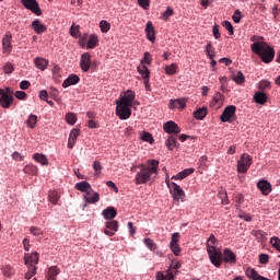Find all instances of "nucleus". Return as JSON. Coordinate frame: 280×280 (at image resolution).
<instances>
[{"instance_id":"2f4dec72","label":"nucleus","mask_w":280,"mask_h":280,"mask_svg":"<svg viewBox=\"0 0 280 280\" xmlns=\"http://www.w3.org/2000/svg\"><path fill=\"white\" fill-rule=\"evenodd\" d=\"M232 80L236 84H244V82H246V78L244 77V73L242 71L234 72L232 74Z\"/></svg>"},{"instance_id":"37998d69","label":"nucleus","mask_w":280,"mask_h":280,"mask_svg":"<svg viewBox=\"0 0 280 280\" xmlns=\"http://www.w3.org/2000/svg\"><path fill=\"white\" fill-rule=\"evenodd\" d=\"M66 121L70 126H74L75 122L78 121V116H75L74 113H68V114H66Z\"/></svg>"},{"instance_id":"09e8293b","label":"nucleus","mask_w":280,"mask_h":280,"mask_svg":"<svg viewBox=\"0 0 280 280\" xmlns=\"http://www.w3.org/2000/svg\"><path fill=\"white\" fill-rule=\"evenodd\" d=\"M140 139H142V141H147V143H152V141H154V139L152 138V135L148 131H143L141 133Z\"/></svg>"},{"instance_id":"a18cd8bd","label":"nucleus","mask_w":280,"mask_h":280,"mask_svg":"<svg viewBox=\"0 0 280 280\" xmlns=\"http://www.w3.org/2000/svg\"><path fill=\"white\" fill-rule=\"evenodd\" d=\"M27 268H28V271L25 273L24 277L25 279L30 280L32 279V277H34V275H36L37 268L34 265H28Z\"/></svg>"},{"instance_id":"864d4df0","label":"nucleus","mask_w":280,"mask_h":280,"mask_svg":"<svg viewBox=\"0 0 280 280\" xmlns=\"http://www.w3.org/2000/svg\"><path fill=\"white\" fill-rule=\"evenodd\" d=\"M93 170H94V172H95V176H97L98 174H101V173H102V170H103L102 163H100V161H94V163H93Z\"/></svg>"},{"instance_id":"473e14b6","label":"nucleus","mask_w":280,"mask_h":280,"mask_svg":"<svg viewBox=\"0 0 280 280\" xmlns=\"http://www.w3.org/2000/svg\"><path fill=\"white\" fill-rule=\"evenodd\" d=\"M33 159L36 161V163H40V165H49V160H47L45 154L35 153L33 154Z\"/></svg>"},{"instance_id":"ddd939ff","label":"nucleus","mask_w":280,"mask_h":280,"mask_svg":"<svg viewBox=\"0 0 280 280\" xmlns=\"http://www.w3.org/2000/svg\"><path fill=\"white\" fill-rule=\"evenodd\" d=\"M117 231H119V222H117L116 220L105 222V235H108V237H113V235H115Z\"/></svg>"},{"instance_id":"39448f33","label":"nucleus","mask_w":280,"mask_h":280,"mask_svg":"<svg viewBox=\"0 0 280 280\" xmlns=\"http://www.w3.org/2000/svg\"><path fill=\"white\" fill-rule=\"evenodd\" d=\"M74 188L78 191H82V194H85L83 196L85 202L89 205H95L96 202H100V194L93 192V197L91 196V191H93V187H91V184L86 180H82L75 184Z\"/></svg>"},{"instance_id":"9b49d317","label":"nucleus","mask_w":280,"mask_h":280,"mask_svg":"<svg viewBox=\"0 0 280 280\" xmlns=\"http://www.w3.org/2000/svg\"><path fill=\"white\" fill-rule=\"evenodd\" d=\"M80 67L83 73L89 72L90 69H93V63L91 62V54L84 52L81 55Z\"/></svg>"},{"instance_id":"de8ad7c7","label":"nucleus","mask_w":280,"mask_h":280,"mask_svg":"<svg viewBox=\"0 0 280 280\" xmlns=\"http://www.w3.org/2000/svg\"><path fill=\"white\" fill-rule=\"evenodd\" d=\"M173 15H174V9L167 8L166 11H164L162 13L161 19H162V21H167L170 19V16H173Z\"/></svg>"},{"instance_id":"f03ea898","label":"nucleus","mask_w":280,"mask_h":280,"mask_svg":"<svg viewBox=\"0 0 280 280\" xmlns=\"http://www.w3.org/2000/svg\"><path fill=\"white\" fill-rule=\"evenodd\" d=\"M159 160H148L147 164H140V171L135 177L136 185H145V183H150L152 178H156V176H159Z\"/></svg>"},{"instance_id":"4468645a","label":"nucleus","mask_w":280,"mask_h":280,"mask_svg":"<svg viewBox=\"0 0 280 280\" xmlns=\"http://www.w3.org/2000/svg\"><path fill=\"white\" fill-rule=\"evenodd\" d=\"M222 259L225 264H236L237 262V256L235 255V253H233V250H231V248H225L223 250V255L221 254V260Z\"/></svg>"},{"instance_id":"69168bd1","label":"nucleus","mask_w":280,"mask_h":280,"mask_svg":"<svg viewBox=\"0 0 280 280\" xmlns=\"http://www.w3.org/2000/svg\"><path fill=\"white\" fill-rule=\"evenodd\" d=\"M268 259H270V257L267 254H260L259 255V262L260 264H267Z\"/></svg>"},{"instance_id":"4d7b16f0","label":"nucleus","mask_w":280,"mask_h":280,"mask_svg":"<svg viewBox=\"0 0 280 280\" xmlns=\"http://www.w3.org/2000/svg\"><path fill=\"white\" fill-rule=\"evenodd\" d=\"M234 23H240L242 21V11L235 10L234 14L232 15Z\"/></svg>"},{"instance_id":"4be33fe9","label":"nucleus","mask_w":280,"mask_h":280,"mask_svg":"<svg viewBox=\"0 0 280 280\" xmlns=\"http://www.w3.org/2000/svg\"><path fill=\"white\" fill-rule=\"evenodd\" d=\"M78 137H80V129H72L68 139V148L70 150H73V145H75Z\"/></svg>"},{"instance_id":"338daca9","label":"nucleus","mask_w":280,"mask_h":280,"mask_svg":"<svg viewBox=\"0 0 280 280\" xmlns=\"http://www.w3.org/2000/svg\"><path fill=\"white\" fill-rule=\"evenodd\" d=\"M28 86H31V83L27 80H24L20 83V89H22V91H27Z\"/></svg>"},{"instance_id":"dca6fc26","label":"nucleus","mask_w":280,"mask_h":280,"mask_svg":"<svg viewBox=\"0 0 280 280\" xmlns=\"http://www.w3.org/2000/svg\"><path fill=\"white\" fill-rule=\"evenodd\" d=\"M223 102H224V94L217 92L212 101L210 102V107L214 109L222 108Z\"/></svg>"},{"instance_id":"a211bd4d","label":"nucleus","mask_w":280,"mask_h":280,"mask_svg":"<svg viewBox=\"0 0 280 280\" xmlns=\"http://www.w3.org/2000/svg\"><path fill=\"white\" fill-rule=\"evenodd\" d=\"M3 54H12V34H5L2 38Z\"/></svg>"},{"instance_id":"79ce46f5","label":"nucleus","mask_w":280,"mask_h":280,"mask_svg":"<svg viewBox=\"0 0 280 280\" xmlns=\"http://www.w3.org/2000/svg\"><path fill=\"white\" fill-rule=\"evenodd\" d=\"M178 71V65L177 63H171L170 66L165 67V73L166 75H174Z\"/></svg>"},{"instance_id":"c756f323","label":"nucleus","mask_w":280,"mask_h":280,"mask_svg":"<svg viewBox=\"0 0 280 280\" xmlns=\"http://www.w3.org/2000/svg\"><path fill=\"white\" fill-rule=\"evenodd\" d=\"M254 101L256 102V104H260L261 106H264V104L268 102V95H266V93L264 92H256L254 95Z\"/></svg>"},{"instance_id":"f3484780","label":"nucleus","mask_w":280,"mask_h":280,"mask_svg":"<svg viewBox=\"0 0 280 280\" xmlns=\"http://www.w3.org/2000/svg\"><path fill=\"white\" fill-rule=\"evenodd\" d=\"M38 259H39V255L37 252L24 255L25 266H36V264H38Z\"/></svg>"},{"instance_id":"13d9d810","label":"nucleus","mask_w":280,"mask_h":280,"mask_svg":"<svg viewBox=\"0 0 280 280\" xmlns=\"http://www.w3.org/2000/svg\"><path fill=\"white\" fill-rule=\"evenodd\" d=\"M11 156H12L13 161H24L25 160V155L21 154L19 151L13 152Z\"/></svg>"},{"instance_id":"e2e57ef3","label":"nucleus","mask_w":280,"mask_h":280,"mask_svg":"<svg viewBox=\"0 0 280 280\" xmlns=\"http://www.w3.org/2000/svg\"><path fill=\"white\" fill-rule=\"evenodd\" d=\"M138 3L140 8H143V10H148V8H150V0H138Z\"/></svg>"},{"instance_id":"0eeeda50","label":"nucleus","mask_w":280,"mask_h":280,"mask_svg":"<svg viewBox=\"0 0 280 280\" xmlns=\"http://www.w3.org/2000/svg\"><path fill=\"white\" fill-rule=\"evenodd\" d=\"M250 165H253V158L248 153H243L237 161L238 174H246L250 170Z\"/></svg>"},{"instance_id":"052dcab7","label":"nucleus","mask_w":280,"mask_h":280,"mask_svg":"<svg viewBox=\"0 0 280 280\" xmlns=\"http://www.w3.org/2000/svg\"><path fill=\"white\" fill-rule=\"evenodd\" d=\"M260 91H266V89H270V81L262 80L259 82Z\"/></svg>"},{"instance_id":"cd10ccee","label":"nucleus","mask_w":280,"mask_h":280,"mask_svg":"<svg viewBox=\"0 0 280 280\" xmlns=\"http://www.w3.org/2000/svg\"><path fill=\"white\" fill-rule=\"evenodd\" d=\"M252 235L254 237H256V240L260 243L264 244V242H266L268 238L266 237V235H268L266 232L261 231V230H253L252 231Z\"/></svg>"},{"instance_id":"f8f14e48","label":"nucleus","mask_w":280,"mask_h":280,"mask_svg":"<svg viewBox=\"0 0 280 280\" xmlns=\"http://www.w3.org/2000/svg\"><path fill=\"white\" fill-rule=\"evenodd\" d=\"M13 102H14V96L5 93V90L0 88V105L2 106V108H10Z\"/></svg>"},{"instance_id":"20e7f679","label":"nucleus","mask_w":280,"mask_h":280,"mask_svg":"<svg viewBox=\"0 0 280 280\" xmlns=\"http://www.w3.org/2000/svg\"><path fill=\"white\" fill-rule=\"evenodd\" d=\"M250 49L254 54L259 56V58L265 62V65H270L275 60V48L270 47L268 44L259 48V45H250Z\"/></svg>"},{"instance_id":"774afa93","label":"nucleus","mask_w":280,"mask_h":280,"mask_svg":"<svg viewBox=\"0 0 280 280\" xmlns=\"http://www.w3.org/2000/svg\"><path fill=\"white\" fill-rule=\"evenodd\" d=\"M144 62L147 65H152V55H150V52H144Z\"/></svg>"},{"instance_id":"58836bf2","label":"nucleus","mask_w":280,"mask_h":280,"mask_svg":"<svg viewBox=\"0 0 280 280\" xmlns=\"http://www.w3.org/2000/svg\"><path fill=\"white\" fill-rule=\"evenodd\" d=\"M195 119H205L207 117V107H201L194 112Z\"/></svg>"},{"instance_id":"e433bc0d","label":"nucleus","mask_w":280,"mask_h":280,"mask_svg":"<svg viewBox=\"0 0 280 280\" xmlns=\"http://www.w3.org/2000/svg\"><path fill=\"white\" fill-rule=\"evenodd\" d=\"M36 124H38V116L31 114L26 119V126H28V128H36Z\"/></svg>"},{"instance_id":"5fc2aeb1","label":"nucleus","mask_w":280,"mask_h":280,"mask_svg":"<svg viewBox=\"0 0 280 280\" xmlns=\"http://www.w3.org/2000/svg\"><path fill=\"white\" fill-rule=\"evenodd\" d=\"M223 27H225V30L229 32L230 36H233L234 31H233V24H231V22L229 21H224L222 23Z\"/></svg>"},{"instance_id":"2eb2a0df","label":"nucleus","mask_w":280,"mask_h":280,"mask_svg":"<svg viewBox=\"0 0 280 280\" xmlns=\"http://www.w3.org/2000/svg\"><path fill=\"white\" fill-rule=\"evenodd\" d=\"M163 130L167 132V135H180V127L172 120L164 124Z\"/></svg>"},{"instance_id":"bb28decb","label":"nucleus","mask_w":280,"mask_h":280,"mask_svg":"<svg viewBox=\"0 0 280 280\" xmlns=\"http://www.w3.org/2000/svg\"><path fill=\"white\" fill-rule=\"evenodd\" d=\"M102 215L105 220H115V218H117V210L113 207H108L107 209L103 210Z\"/></svg>"},{"instance_id":"bf43d9fd","label":"nucleus","mask_w":280,"mask_h":280,"mask_svg":"<svg viewBox=\"0 0 280 280\" xmlns=\"http://www.w3.org/2000/svg\"><path fill=\"white\" fill-rule=\"evenodd\" d=\"M180 242V233L175 232L172 234L171 243L170 244H178Z\"/></svg>"},{"instance_id":"0e129e2a","label":"nucleus","mask_w":280,"mask_h":280,"mask_svg":"<svg viewBox=\"0 0 280 280\" xmlns=\"http://www.w3.org/2000/svg\"><path fill=\"white\" fill-rule=\"evenodd\" d=\"M15 97H16V100H26L27 93H25L24 91H16Z\"/></svg>"},{"instance_id":"f257e3e1","label":"nucleus","mask_w":280,"mask_h":280,"mask_svg":"<svg viewBox=\"0 0 280 280\" xmlns=\"http://www.w3.org/2000/svg\"><path fill=\"white\" fill-rule=\"evenodd\" d=\"M136 97L137 94L135 91L127 90L124 92V94L120 95L119 100H116V115L119 117V119H130L132 115V109H130V107L132 106Z\"/></svg>"},{"instance_id":"680f3d73","label":"nucleus","mask_w":280,"mask_h":280,"mask_svg":"<svg viewBox=\"0 0 280 280\" xmlns=\"http://www.w3.org/2000/svg\"><path fill=\"white\" fill-rule=\"evenodd\" d=\"M30 231L32 235H35V236L43 235V230H40V228L31 226Z\"/></svg>"},{"instance_id":"a19ab883","label":"nucleus","mask_w":280,"mask_h":280,"mask_svg":"<svg viewBox=\"0 0 280 280\" xmlns=\"http://www.w3.org/2000/svg\"><path fill=\"white\" fill-rule=\"evenodd\" d=\"M250 42L253 43L252 45H258L259 48L267 44L266 42H264V37L257 35H253L250 37Z\"/></svg>"},{"instance_id":"c9c22d12","label":"nucleus","mask_w":280,"mask_h":280,"mask_svg":"<svg viewBox=\"0 0 280 280\" xmlns=\"http://www.w3.org/2000/svg\"><path fill=\"white\" fill-rule=\"evenodd\" d=\"M48 200L49 202H51L52 205H58V200H60V195L58 194V191L56 190H50L48 192Z\"/></svg>"},{"instance_id":"412c9836","label":"nucleus","mask_w":280,"mask_h":280,"mask_svg":"<svg viewBox=\"0 0 280 280\" xmlns=\"http://www.w3.org/2000/svg\"><path fill=\"white\" fill-rule=\"evenodd\" d=\"M187 106V100L186 98H176L171 100L168 104V108H185Z\"/></svg>"},{"instance_id":"1a4fd4ad","label":"nucleus","mask_w":280,"mask_h":280,"mask_svg":"<svg viewBox=\"0 0 280 280\" xmlns=\"http://www.w3.org/2000/svg\"><path fill=\"white\" fill-rule=\"evenodd\" d=\"M22 5L26 10H30L35 14L36 16H42L43 15V10H40V5L38 4V1L36 0H21Z\"/></svg>"},{"instance_id":"8fccbe9b","label":"nucleus","mask_w":280,"mask_h":280,"mask_svg":"<svg viewBox=\"0 0 280 280\" xmlns=\"http://www.w3.org/2000/svg\"><path fill=\"white\" fill-rule=\"evenodd\" d=\"M2 275L4 277H12V275H14V269L10 266H4L2 267Z\"/></svg>"},{"instance_id":"6e6552de","label":"nucleus","mask_w":280,"mask_h":280,"mask_svg":"<svg viewBox=\"0 0 280 280\" xmlns=\"http://www.w3.org/2000/svg\"><path fill=\"white\" fill-rule=\"evenodd\" d=\"M237 110V107L235 105H229L224 108L222 115L220 116V119L223 124H231V121H235V112Z\"/></svg>"},{"instance_id":"c03bdc74","label":"nucleus","mask_w":280,"mask_h":280,"mask_svg":"<svg viewBox=\"0 0 280 280\" xmlns=\"http://www.w3.org/2000/svg\"><path fill=\"white\" fill-rule=\"evenodd\" d=\"M100 27H101V32H103V34H107V32H110V23H108V21H106V20H102L100 22Z\"/></svg>"},{"instance_id":"b1692460","label":"nucleus","mask_w":280,"mask_h":280,"mask_svg":"<svg viewBox=\"0 0 280 280\" xmlns=\"http://www.w3.org/2000/svg\"><path fill=\"white\" fill-rule=\"evenodd\" d=\"M196 172V168H185L184 171L179 172L177 175L173 176V180H184L187 176H191Z\"/></svg>"},{"instance_id":"72a5a7b5","label":"nucleus","mask_w":280,"mask_h":280,"mask_svg":"<svg viewBox=\"0 0 280 280\" xmlns=\"http://www.w3.org/2000/svg\"><path fill=\"white\" fill-rule=\"evenodd\" d=\"M23 172L24 174H28V176H36L38 174V167L34 164H27Z\"/></svg>"},{"instance_id":"ea45409f","label":"nucleus","mask_w":280,"mask_h":280,"mask_svg":"<svg viewBox=\"0 0 280 280\" xmlns=\"http://www.w3.org/2000/svg\"><path fill=\"white\" fill-rule=\"evenodd\" d=\"M165 145L168 150H174L176 148V136H168Z\"/></svg>"},{"instance_id":"9d476101","label":"nucleus","mask_w":280,"mask_h":280,"mask_svg":"<svg viewBox=\"0 0 280 280\" xmlns=\"http://www.w3.org/2000/svg\"><path fill=\"white\" fill-rule=\"evenodd\" d=\"M167 185H168L170 189H172L174 200H176L177 202H179V200H182V202H184L185 201V190H183V188H180V186H178L174 182H172V183L167 182Z\"/></svg>"},{"instance_id":"f704fd0d","label":"nucleus","mask_w":280,"mask_h":280,"mask_svg":"<svg viewBox=\"0 0 280 280\" xmlns=\"http://www.w3.org/2000/svg\"><path fill=\"white\" fill-rule=\"evenodd\" d=\"M100 43V39L97 38V35H90L86 47L88 49H95Z\"/></svg>"},{"instance_id":"c85d7f7f","label":"nucleus","mask_w":280,"mask_h":280,"mask_svg":"<svg viewBox=\"0 0 280 280\" xmlns=\"http://www.w3.org/2000/svg\"><path fill=\"white\" fill-rule=\"evenodd\" d=\"M57 275H60V268H58L57 266H51L48 268L46 279L47 280H56Z\"/></svg>"},{"instance_id":"7c9ffc66","label":"nucleus","mask_w":280,"mask_h":280,"mask_svg":"<svg viewBox=\"0 0 280 280\" xmlns=\"http://www.w3.org/2000/svg\"><path fill=\"white\" fill-rule=\"evenodd\" d=\"M138 73H140V75L144 80V84H148V80H150V69H148V67L145 66H139Z\"/></svg>"},{"instance_id":"423d86ee","label":"nucleus","mask_w":280,"mask_h":280,"mask_svg":"<svg viewBox=\"0 0 280 280\" xmlns=\"http://www.w3.org/2000/svg\"><path fill=\"white\" fill-rule=\"evenodd\" d=\"M180 270V262L178 260H172L166 271H158L155 275L156 280H174L176 275Z\"/></svg>"},{"instance_id":"a878e982","label":"nucleus","mask_w":280,"mask_h":280,"mask_svg":"<svg viewBox=\"0 0 280 280\" xmlns=\"http://www.w3.org/2000/svg\"><path fill=\"white\" fill-rule=\"evenodd\" d=\"M35 67L39 69V71H45L47 67H49V60L43 58V57H37L34 59Z\"/></svg>"},{"instance_id":"49530a36","label":"nucleus","mask_w":280,"mask_h":280,"mask_svg":"<svg viewBox=\"0 0 280 280\" xmlns=\"http://www.w3.org/2000/svg\"><path fill=\"white\" fill-rule=\"evenodd\" d=\"M2 69H3V72L7 74L13 73L14 65H12V62L8 61L3 65Z\"/></svg>"},{"instance_id":"7ed1b4c3","label":"nucleus","mask_w":280,"mask_h":280,"mask_svg":"<svg viewBox=\"0 0 280 280\" xmlns=\"http://www.w3.org/2000/svg\"><path fill=\"white\" fill-rule=\"evenodd\" d=\"M215 246H218V238H215V235L211 234L207 241L209 259L215 268H220V266H222V252L215 248Z\"/></svg>"},{"instance_id":"6ab92c4d","label":"nucleus","mask_w":280,"mask_h":280,"mask_svg":"<svg viewBox=\"0 0 280 280\" xmlns=\"http://www.w3.org/2000/svg\"><path fill=\"white\" fill-rule=\"evenodd\" d=\"M145 34L148 40H150L151 43H154V40H156V33L154 31V24H152V21L147 22Z\"/></svg>"},{"instance_id":"3c124183","label":"nucleus","mask_w":280,"mask_h":280,"mask_svg":"<svg viewBox=\"0 0 280 280\" xmlns=\"http://www.w3.org/2000/svg\"><path fill=\"white\" fill-rule=\"evenodd\" d=\"M270 244H271V246H273V248H276V250H279V253H280V238L279 237H277V236L271 237Z\"/></svg>"},{"instance_id":"5701e85b","label":"nucleus","mask_w":280,"mask_h":280,"mask_svg":"<svg viewBox=\"0 0 280 280\" xmlns=\"http://www.w3.org/2000/svg\"><path fill=\"white\" fill-rule=\"evenodd\" d=\"M32 28L34 30L35 34H43L47 32V26L40 23V20L36 19L32 23Z\"/></svg>"},{"instance_id":"6e6d98bb","label":"nucleus","mask_w":280,"mask_h":280,"mask_svg":"<svg viewBox=\"0 0 280 280\" xmlns=\"http://www.w3.org/2000/svg\"><path fill=\"white\" fill-rule=\"evenodd\" d=\"M170 248L176 257L180 255V246L178 244H170Z\"/></svg>"},{"instance_id":"393cba45","label":"nucleus","mask_w":280,"mask_h":280,"mask_svg":"<svg viewBox=\"0 0 280 280\" xmlns=\"http://www.w3.org/2000/svg\"><path fill=\"white\" fill-rule=\"evenodd\" d=\"M80 82V77L78 74H70L62 83L63 89H68V86H73V84H78Z\"/></svg>"},{"instance_id":"aec40b11","label":"nucleus","mask_w":280,"mask_h":280,"mask_svg":"<svg viewBox=\"0 0 280 280\" xmlns=\"http://www.w3.org/2000/svg\"><path fill=\"white\" fill-rule=\"evenodd\" d=\"M257 187L260 189L262 196H268L272 191V185L265 179L258 182Z\"/></svg>"},{"instance_id":"603ef678","label":"nucleus","mask_w":280,"mask_h":280,"mask_svg":"<svg viewBox=\"0 0 280 280\" xmlns=\"http://www.w3.org/2000/svg\"><path fill=\"white\" fill-rule=\"evenodd\" d=\"M143 242L150 250H156V243H154V241L151 238H144Z\"/></svg>"},{"instance_id":"4c0bfd02","label":"nucleus","mask_w":280,"mask_h":280,"mask_svg":"<svg viewBox=\"0 0 280 280\" xmlns=\"http://www.w3.org/2000/svg\"><path fill=\"white\" fill-rule=\"evenodd\" d=\"M206 54L210 60H213V58H215V48L213 47L211 42H209L206 46Z\"/></svg>"}]
</instances>
